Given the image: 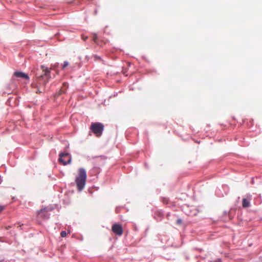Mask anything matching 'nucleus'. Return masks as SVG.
Here are the masks:
<instances>
[{"label":"nucleus","mask_w":262,"mask_h":262,"mask_svg":"<svg viewBox=\"0 0 262 262\" xmlns=\"http://www.w3.org/2000/svg\"><path fill=\"white\" fill-rule=\"evenodd\" d=\"M86 173L84 169L81 168L78 170V174L75 179L77 189L81 191L85 186L86 180Z\"/></svg>","instance_id":"obj_1"},{"label":"nucleus","mask_w":262,"mask_h":262,"mask_svg":"<svg viewBox=\"0 0 262 262\" xmlns=\"http://www.w3.org/2000/svg\"><path fill=\"white\" fill-rule=\"evenodd\" d=\"M90 128L96 137H100L104 130V125L100 122L92 123Z\"/></svg>","instance_id":"obj_2"},{"label":"nucleus","mask_w":262,"mask_h":262,"mask_svg":"<svg viewBox=\"0 0 262 262\" xmlns=\"http://www.w3.org/2000/svg\"><path fill=\"white\" fill-rule=\"evenodd\" d=\"M112 231L116 234L121 236L123 234V229L121 225L114 224L112 227Z\"/></svg>","instance_id":"obj_5"},{"label":"nucleus","mask_w":262,"mask_h":262,"mask_svg":"<svg viewBox=\"0 0 262 262\" xmlns=\"http://www.w3.org/2000/svg\"><path fill=\"white\" fill-rule=\"evenodd\" d=\"M37 216L44 219L48 218L47 209L46 208H43L38 211L37 212Z\"/></svg>","instance_id":"obj_6"},{"label":"nucleus","mask_w":262,"mask_h":262,"mask_svg":"<svg viewBox=\"0 0 262 262\" xmlns=\"http://www.w3.org/2000/svg\"><path fill=\"white\" fill-rule=\"evenodd\" d=\"M69 66V62L67 61L64 62L62 65V69H64L66 67Z\"/></svg>","instance_id":"obj_10"},{"label":"nucleus","mask_w":262,"mask_h":262,"mask_svg":"<svg viewBox=\"0 0 262 262\" xmlns=\"http://www.w3.org/2000/svg\"><path fill=\"white\" fill-rule=\"evenodd\" d=\"M242 205L244 208H247L250 206V201L247 199H243L242 201Z\"/></svg>","instance_id":"obj_8"},{"label":"nucleus","mask_w":262,"mask_h":262,"mask_svg":"<svg viewBox=\"0 0 262 262\" xmlns=\"http://www.w3.org/2000/svg\"><path fill=\"white\" fill-rule=\"evenodd\" d=\"M94 58L95 60H101V57L97 55H94Z\"/></svg>","instance_id":"obj_11"},{"label":"nucleus","mask_w":262,"mask_h":262,"mask_svg":"<svg viewBox=\"0 0 262 262\" xmlns=\"http://www.w3.org/2000/svg\"><path fill=\"white\" fill-rule=\"evenodd\" d=\"M5 208V206H0V212L2 211Z\"/></svg>","instance_id":"obj_15"},{"label":"nucleus","mask_w":262,"mask_h":262,"mask_svg":"<svg viewBox=\"0 0 262 262\" xmlns=\"http://www.w3.org/2000/svg\"><path fill=\"white\" fill-rule=\"evenodd\" d=\"M68 88V84L67 82H64L63 83V86L61 90L59 91V94L60 95L62 93H64L66 92V90L67 88Z\"/></svg>","instance_id":"obj_9"},{"label":"nucleus","mask_w":262,"mask_h":262,"mask_svg":"<svg viewBox=\"0 0 262 262\" xmlns=\"http://www.w3.org/2000/svg\"><path fill=\"white\" fill-rule=\"evenodd\" d=\"M59 162L63 165L70 164L71 162V158L69 153H60L59 154Z\"/></svg>","instance_id":"obj_4"},{"label":"nucleus","mask_w":262,"mask_h":262,"mask_svg":"<svg viewBox=\"0 0 262 262\" xmlns=\"http://www.w3.org/2000/svg\"><path fill=\"white\" fill-rule=\"evenodd\" d=\"M14 76H15L16 77L29 80V77L28 75L22 72H15L14 73Z\"/></svg>","instance_id":"obj_7"},{"label":"nucleus","mask_w":262,"mask_h":262,"mask_svg":"<svg viewBox=\"0 0 262 262\" xmlns=\"http://www.w3.org/2000/svg\"><path fill=\"white\" fill-rule=\"evenodd\" d=\"M87 38H88V37H86V36H85V37L82 36V39L83 40H85Z\"/></svg>","instance_id":"obj_16"},{"label":"nucleus","mask_w":262,"mask_h":262,"mask_svg":"<svg viewBox=\"0 0 262 262\" xmlns=\"http://www.w3.org/2000/svg\"><path fill=\"white\" fill-rule=\"evenodd\" d=\"M60 235L62 237H64L67 235V232L65 231H61Z\"/></svg>","instance_id":"obj_12"},{"label":"nucleus","mask_w":262,"mask_h":262,"mask_svg":"<svg viewBox=\"0 0 262 262\" xmlns=\"http://www.w3.org/2000/svg\"><path fill=\"white\" fill-rule=\"evenodd\" d=\"M97 40V36L96 34H94V37H93V40L96 43Z\"/></svg>","instance_id":"obj_13"},{"label":"nucleus","mask_w":262,"mask_h":262,"mask_svg":"<svg viewBox=\"0 0 262 262\" xmlns=\"http://www.w3.org/2000/svg\"><path fill=\"white\" fill-rule=\"evenodd\" d=\"M182 223V220L181 219H178L177 220V224L180 225Z\"/></svg>","instance_id":"obj_14"},{"label":"nucleus","mask_w":262,"mask_h":262,"mask_svg":"<svg viewBox=\"0 0 262 262\" xmlns=\"http://www.w3.org/2000/svg\"><path fill=\"white\" fill-rule=\"evenodd\" d=\"M41 69L43 73L39 76H37V74H36V77H37V78L38 79V80H40L41 79L44 78H46L47 79L46 81H45L43 83V84L45 85L46 84L49 79L50 78V71L47 67H46L45 66H41Z\"/></svg>","instance_id":"obj_3"}]
</instances>
